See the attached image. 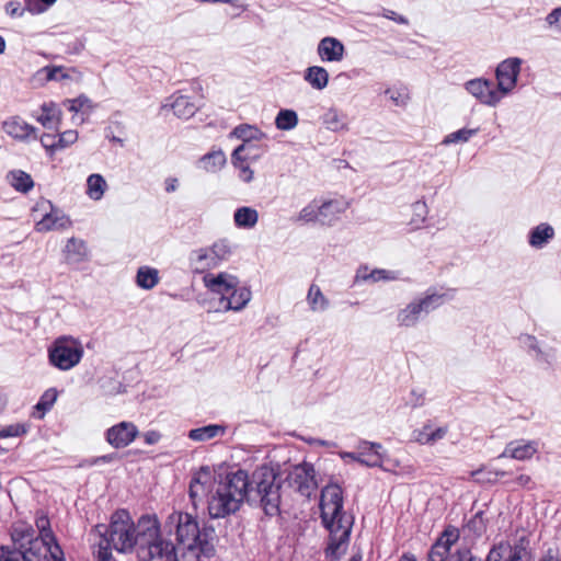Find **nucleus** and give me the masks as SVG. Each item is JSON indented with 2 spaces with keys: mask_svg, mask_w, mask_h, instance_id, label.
Here are the masks:
<instances>
[{
  "mask_svg": "<svg viewBox=\"0 0 561 561\" xmlns=\"http://www.w3.org/2000/svg\"><path fill=\"white\" fill-rule=\"evenodd\" d=\"M422 313L423 312L421 311L419 304L416 302V300H413L404 308L399 310L397 314V321L401 327H413L417 323Z\"/></svg>",
  "mask_w": 561,
  "mask_h": 561,
  "instance_id": "obj_34",
  "label": "nucleus"
},
{
  "mask_svg": "<svg viewBox=\"0 0 561 561\" xmlns=\"http://www.w3.org/2000/svg\"><path fill=\"white\" fill-rule=\"evenodd\" d=\"M57 138V150L67 148L75 144L78 139V133L76 130H66L56 136Z\"/></svg>",
  "mask_w": 561,
  "mask_h": 561,
  "instance_id": "obj_51",
  "label": "nucleus"
},
{
  "mask_svg": "<svg viewBox=\"0 0 561 561\" xmlns=\"http://www.w3.org/2000/svg\"><path fill=\"white\" fill-rule=\"evenodd\" d=\"M477 133H478V128H474V129L461 128V129H458V130L447 135L443 139L442 144L447 146L450 144L467 142Z\"/></svg>",
  "mask_w": 561,
  "mask_h": 561,
  "instance_id": "obj_47",
  "label": "nucleus"
},
{
  "mask_svg": "<svg viewBox=\"0 0 561 561\" xmlns=\"http://www.w3.org/2000/svg\"><path fill=\"white\" fill-rule=\"evenodd\" d=\"M346 116L335 107L329 108L321 117L322 124L331 131L347 130Z\"/></svg>",
  "mask_w": 561,
  "mask_h": 561,
  "instance_id": "obj_35",
  "label": "nucleus"
},
{
  "mask_svg": "<svg viewBox=\"0 0 561 561\" xmlns=\"http://www.w3.org/2000/svg\"><path fill=\"white\" fill-rule=\"evenodd\" d=\"M529 540L522 536L514 545L500 542L488 553L485 561H529Z\"/></svg>",
  "mask_w": 561,
  "mask_h": 561,
  "instance_id": "obj_9",
  "label": "nucleus"
},
{
  "mask_svg": "<svg viewBox=\"0 0 561 561\" xmlns=\"http://www.w3.org/2000/svg\"><path fill=\"white\" fill-rule=\"evenodd\" d=\"M298 124V116L294 110L283 108V130H289Z\"/></svg>",
  "mask_w": 561,
  "mask_h": 561,
  "instance_id": "obj_54",
  "label": "nucleus"
},
{
  "mask_svg": "<svg viewBox=\"0 0 561 561\" xmlns=\"http://www.w3.org/2000/svg\"><path fill=\"white\" fill-rule=\"evenodd\" d=\"M188 264L194 273L203 274L219 266L209 248H199L190 252Z\"/></svg>",
  "mask_w": 561,
  "mask_h": 561,
  "instance_id": "obj_22",
  "label": "nucleus"
},
{
  "mask_svg": "<svg viewBox=\"0 0 561 561\" xmlns=\"http://www.w3.org/2000/svg\"><path fill=\"white\" fill-rule=\"evenodd\" d=\"M164 529L171 534L183 547L181 558L199 561L201 556L211 557L215 552V529L213 526H199L197 518L192 514L173 511L164 522Z\"/></svg>",
  "mask_w": 561,
  "mask_h": 561,
  "instance_id": "obj_2",
  "label": "nucleus"
},
{
  "mask_svg": "<svg viewBox=\"0 0 561 561\" xmlns=\"http://www.w3.org/2000/svg\"><path fill=\"white\" fill-rule=\"evenodd\" d=\"M35 525H36V536L41 540H54V533L50 528V522L46 514L43 512L37 513L35 518Z\"/></svg>",
  "mask_w": 561,
  "mask_h": 561,
  "instance_id": "obj_43",
  "label": "nucleus"
},
{
  "mask_svg": "<svg viewBox=\"0 0 561 561\" xmlns=\"http://www.w3.org/2000/svg\"><path fill=\"white\" fill-rule=\"evenodd\" d=\"M45 543V552L44 559L45 561H65V553L58 543L56 536H54V540H44Z\"/></svg>",
  "mask_w": 561,
  "mask_h": 561,
  "instance_id": "obj_45",
  "label": "nucleus"
},
{
  "mask_svg": "<svg viewBox=\"0 0 561 561\" xmlns=\"http://www.w3.org/2000/svg\"><path fill=\"white\" fill-rule=\"evenodd\" d=\"M547 22L550 25H554L557 28L561 30V8L554 9L547 16Z\"/></svg>",
  "mask_w": 561,
  "mask_h": 561,
  "instance_id": "obj_64",
  "label": "nucleus"
},
{
  "mask_svg": "<svg viewBox=\"0 0 561 561\" xmlns=\"http://www.w3.org/2000/svg\"><path fill=\"white\" fill-rule=\"evenodd\" d=\"M42 72L46 73L47 80L60 81L68 78V75L62 72L61 67H44Z\"/></svg>",
  "mask_w": 561,
  "mask_h": 561,
  "instance_id": "obj_56",
  "label": "nucleus"
},
{
  "mask_svg": "<svg viewBox=\"0 0 561 561\" xmlns=\"http://www.w3.org/2000/svg\"><path fill=\"white\" fill-rule=\"evenodd\" d=\"M520 64L522 60L515 57L503 60L496 67V88L502 96L506 95L515 88L520 71Z\"/></svg>",
  "mask_w": 561,
  "mask_h": 561,
  "instance_id": "obj_12",
  "label": "nucleus"
},
{
  "mask_svg": "<svg viewBox=\"0 0 561 561\" xmlns=\"http://www.w3.org/2000/svg\"><path fill=\"white\" fill-rule=\"evenodd\" d=\"M226 156L221 150H214L199 159L198 167L206 172L215 173L226 164Z\"/></svg>",
  "mask_w": 561,
  "mask_h": 561,
  "instance_id": "obj_33",
  "label": "nucleus"
},
{
  "mask_svg": "<svg viewBox=\"0 0 561 561\" xmlns=\"http://www.w3.org/2000/svg\"><path fill=\"white\" fill-rule=\"evenodd\" d=\"M66 257L69 262L79 263L87 257L88 250L84 241L70 238L67 241L66 248Z\"/></svg>",
  "mask_w": 561,
  "mask_h": 561,
  "instance_id": "obj_37",
  "label": "nucleus"
},
{
  "mask_svg": "<svg viewBox=\"0 0 561 561\" xmlns=\"http://www.w3.org/2000/svg\"><path fill=\"white\" fill-rule=\"evenodd\" d=\"M139 431L133 422L122 421L105 432V440L115 449L129 446L138 436Z\"/></svg>",
  "mask_w": 561,
  "mask_h": 561,
  "instance_id": "obj_13",
  "label": "nucleus"
},
{
  "mask_svg": "<svg viewBox=\"0 0 561 561\" xmlns=\"http://www.w3.org/2000/svg\"><path fill=\"white\" fill-rule=\"evenodd\" d=\"M135 549L137 556L146 554L149 559L175 557V545L162 536L161 523L157 515H141L135 523Z\"/></svg>",
  "mask_w": 561,
  "mask_h": 561,
  "instance_id": "obj_3",
  "label": "nucleus"
},
{
  "mask_svg": "<svg viewBox=\"0 0 561 561\" xmlns=\"http://www.w3.org/2000/svg\"><path fill=\"white\" fill-rule=\"evenodd\" d=\"M95 531L101 536V541L110 549L121 553H130L135 550V523L126 510H117L111 516L110 524H99Z\"/></svg>",
  "mask_w": 561,
  "mask_h": 561,
  "instance_id": "obj_4",
  "label": "nucleus"
},
{
  "mask_svg": "<svg viewBox=\"0 0 561 561\" xmlns=\"http://www.w3.org/2000/svg\"><path fill=\"white\" fill-rule=\"evenodd\" d=\"M56 0H25V9L33 14L45 12Z\"/></svg>",
  "mask_w": 561,
  "mask_h": 561,
  "instance_id": "obj_49",
  "label": "nucleus"
},
{
  "mask_svg": "<svg viewBox=\"0 0 561 561\" xmlns=\"http://www.w3.org/2000/svg\"><path fill=\"white\" fill-rule=\"evenodd\" d=\"M42 146L49 152L57 151V139L55 135L43 134L39 138Z\"/></svg>",
  "mask_w": 561,
  "mask_h": 561,
  "instance_id": "obj_60",
  "label": "nucleus"
},
{
  "mask_svg": "<svg viewBox=\"0 0 561 561\" xmlns=\"http://www.w3.org/2000/svg\"><path fill=\"white\" fill-rule=\"evenodd\" d=\"M42 114L36 117L43 127L51 129L58 128L61 121V111L54 102L44 103L41 106Z\"/></svg>",
  "mask_w": 561,
  "mask_h": 561,
  "instance_id": "obj_26",
  "label": "nucleus"
},
{
  "mask_svg": "<svg viewBox=\"0 0 561 561\" xmlns=\"http://www.w3.org/2000/svg\"><path fill=\"white\" fill-rule=\"evenodd\" d=\"M260 131L250 125H240L233 129V135L243 140V144L237 147L231 156L233 165H237L238 161H247L255 158L252 153L253 140L257 139Z\"/></svg>",
  "mask_w": 561,
  "mask_h": 561,
  "instance_id": "obj_14",
  "label": "nucleus"
},
{
  "mask_svg": "<svg viewBox=\"0 0 561 561\" xmlns=\"http://www.w3.org/2000/svg\"><path fill=\"white\" fill-rule=\"evenodd\" d=\"M84 348L80 340L71 335L57 337L48 347L49 364L62 371L76 367L82 359Z\"/></svg>",
  "mask_w": 561,
  "mask_h": 561,
  "instance_id": "obj_6",
  "label": "nucleus"
},
{
  "mask_svg": "<svg viewBox=\"0 0 561 561\" xmlns=\"http://www.w3.org/2000/svg\"><path fill=\"white\" fill-rule=\"evenodd\" d=\"M203 280L210 291L221 296L220 302L226 311H240L251 300V290L240 286L239 279L231 274L224 272L217 275L206 274Z\"/></svg>",
  "mask_w": 561,
  "mask_h": 561,
  "instance_id": "obj_5",
  "label": "nucleus"
},
{
  "mask_svg": "<svg viewBox=\"0 0 561 561\" xmlns=\"http://www.w3.org/2000/svg\"><path fill=\"white\" fill-rule=\"evenodd\" d=\"M159 271L151 266H140L136 273V284L139 288L150 290L159 284Z\"/></svg>",
  "mask_w": 561,
  "mask_h": 561,
  "instance_id": "obj_27",
  "label": "nucleus"
},
{
  "mask_svg": "<svg viewBox=\"0 0 561 561\" xmlns=\"http://www.w3.org/2000/svg\"><path fill=\"white\" fill-rule=\"evenodd\" d=\"M11 538L14 549L30 552L31 548L33 549V547H35V543H39L38 547L42 548L43 553L45 552L44 541L36 536V530L28 524L20 523L14 525L11 531Z\"/></svg>",
  "mask_w": 561,
  "mask_h": 561,
  "instance_id": "obj_15",
  "label": "nucleus"
},
{
  "mask_svg": "<svg viewBox=\"0 0 561 561\" xmlns=\"http://www.w3.org/2000/svg\"><path fill=\"white\" fill-rule=\"evenodd\" d=\"M386 94L389 95L390 100L397 105V106H402V105H405L407 101H405V95H403L401 92L399 91H392L391 89H387L385 91Z\"/></svg>",
  "mask_w": 561,
  "mask_h": 561,
  "instance_id": "obj_63",
  "label": "nucleus"
},
{
  "mask_svg": "<svg viewBox=\"0 0 561 561\" xmlns=\"http://www.w3.org/2000/svg\"><path fill=\"white\" fill-rule=\"evenodd\" d=\"M226 426L220 424H209L206 426L193 428L188 432V438L195 442H206L226 433Z\"/></svg>",
  "mask_w": 561,
  "mask_h": 561,
  "instance_id": "obj_29",
  "label": "nucleus"
},
{
  "mask_svg": "<svg viewBox=\"0 0 561 561\" xmlns=\"http://www.w3.org/2000/svg\"><path fill=\"white\" fill-rule=\"evenodd\" d=\"M2 128L9 136L21 141L37 138L36 127L30 125L19 116H13L4 121Z\"/></svg>",
  "mask_w": 561,
  "mask_h": 561,
  "instance_id": "obj_17",
  "label": "nucleus"
},
{
  "mask_svg": "<svg viewBox=\"0 0 561 561\" xmlns=\"http://www.w3.org/2000/svg\"><path fill=\"white\" fill-rule=\"evenodd\" d=\"M96 561H116L113 557L112 549L104 546L103 541L99 542L98 551L95 552Z\"/></svg>",
  "mask_w": 561,
  "mask_h": 561,
  "instance_id": "obj_59",
  "label": "nucleus"
},
{
  "mask_svg": "<svg viewBox=\"0 0 561 561\" xmlns=\"http://www.w3.org/2000/svg\"><path fill=\"white\" fill-rule=\"evenodd\" d=\"M245 161H238L236 168L239 169V178L241 181L249 183L253 179V171L249 168V165L244 164Z\"/></svg>",
  "mask_w": 561,
  "mask_h": 561,
  "instance_id": "obj_62",
  "label": "nucleus"
},
{
  "mask_svg": "<svg viewBox=\"0 0 561 561\" xmlns=\"http://www.w3.org/2000/svg\"><path fill=\"white\" fill-rule=\"evenodd\" d=\"M7 180L11 186L21 193H27L34 187L32 176L22 170H12L7 174Z\"/></svg>",
  "mask_w": 561,
  "mask_h": 561,
  "instance_id": "obj_32",
  "label": "nucleus"
},
{
  "mask_svg": "<svg viewBox=\"0 0 561 561\" xmlns=\"http://www.w3.org/2000/svg\"><path fill=\"white\" fill-rule=\"evenodd\" d=\"M465 89L480 103L495 106L502 100V95L493 82L484 78H476L465 83Z\"/></svg>",
  "mask_w": 561,
  "mask_h": 561,
  "instance_id": "obj_11",
  "label": "nucleus"
},
{
  "mask_svg": "<svg viewBox=\"0 0 561 561\" xmlns=\"http://www.w3.org/2000/svg\"><path fill=\"white\" fill-rule=\"evenodd\" d=\"M107 188L105 179L99 174H90L87 179V195L93 201H100Z\"/></svg>",
  "mask_w": 561,
  "mask_h": 561,
  "instance_id": "obj_36",
  "label": "nucleus"
},
{
  "mask_svg": "<svg viewBox=\"0 0 561 561\" xmlns=\"http://www.w3.org/2000/svg\"><path fill=\"white\" fill-rule=\"evenodd\" d=\"M26 431L23 425L14 424L9 425L0 431V438L18 437L24 434Z\"/></svg>",
  "mask_w": 561,
  "mask_h": 561,
  "instance_id": "obj_55",
  "label": "nucleus"
},
{
  "mask_svg": "<svg viewBox=\"0 0 561 561\" xmlns=\"http://www.w3.org/2000/svg\"><path fill=\"white\" fill-rule=\"evenodd\" d=\"M445 296L446 294H437L430 288L425 296L417 299L416 302L419 304L422 312L428 313L443 305Z\"/></svg>",
  "mask_w": 561,
  "mask_h": 561,
  "instance_id": "obj_41",
  "label": "nucleus"
},
{
  "mask_svg": "<svg viewBox=\"0 0 561 561\" xmlns=\"http://www.w3.org/2000/svg\"><path fill=\"white\" fill-rule=\"evenodd\" d=\"M448 561H480V559L474 557L469 549L465 548L457 550L455 554L450 556Z\"/></svg>",
  "mask_w": 561,
  "mask_h": 561,
  "instance_id": "obj_58",
  "label": "nucleus"
},
{
  "mask_svg": "<svg viewBox=\"0 0 561 561\" xmlns=\"http://www.w3.org/2000/svg\"><path fill=\"white\" fill-rule=\"evenodd\" d=\"M294 222H301L304 225L313 224L320 225L318 202L312 201L305 206L296 217H291Z\"/></svg>",
  "mask_w": 561,
  "mask_h": 561,
  "instance_id": "obj_38",
  "label": "nucleus"
},
{
  "mask_svg": "<svg viewBox=\"0 0 561 561\" xmlns=\"http://www.w3.org/2000/svg\"><path fill=\"white\" fill-rule=\"evenodd\" d=\"M459 534L456 528H446L442 536L432 546L428 552V561H446L450 553L451 546L458 540Z\"/></svg>",
  "mask_w": 561,
  "mask_h": 561,
  "instance_id": "obj_16",
  "label": "nucleus"
},
{
  "mask_svg": "<svg viewBox=\"0 0 561 561\" xmlns=\"http://www.w3.org/2000/svg\"><path fill=\"white\" fill-rule=\"evenodd\" d=\"M467 528L480 537L486 530V519H484V512L478 511L467 523Z\"/></svg>",
  "mask_w": 561,
  "mask_h": 561,
  "instance_id": "obj_48",
  "label": "nucleus"
},
{
  "mask_svg": "<svg viewBox=\"0 0 561 561\" xmlns=\"http://www.w3.org/2000/svg\"><path fill=\"white\" fill-rule=\"evenodd\" d=\"M368 277H370L369 280L373 283L379 282V280H396L398 278L397 273L393 271L382 270V268H375L369 274Z\"/></svg>",
  "mask_w": 561,
  "mask_h": 561,
  "instance_id": "obj_52",
  "label": "nucleus"
},
{
  "mask_svg": "<svg viewBox=\"0 0 561 561\" xmlns=\"http://www.w3.org/2000/svg\"><path fill=\"white\" fill-rule=\"evenodd\" d=\"M348 207V203L341 199H329L318 203L320 226H332L339 220L340 215Z\"/></svg>",
  "mask_w": 561,
  "mask_h": 561,
  "instance_id": "obj_21",
  "label": "nucleus"
},
{
  "mask_svg": "<svg viewBox=\"0 0 561 561\" xmlns=\"http://www.w3.org/2000/svg\"><path fill=\"white\" fill-rule=\"evenodd\" d=\"M317 53L324 62H339L344 58L345 47L340 39L327 36L319 42Z\"/></svg>",
  "mask_w": 561,
  "mask_h": 561,
  "instance_id": "obj_18",
  "label": "nucleus"
},
{
  "mask_svg": "<svg viewBox=\"0 0 561 561\" xmlns=\"http://www.w3.org/2000/svg\"><path fill=\"white\" fill-rule=\"evenodd\" d=\"M175 116L182 119L191 118L196 111L198 105L190 100L186 95H178L174 101L170 104Z\"/></svg>",
  "mask_w": 561,
  "mask_h": 561,
  "instance_id": "obj_31",
  "label": "nucleus"
},
{
  "mask_svg": "<svg viewBox=\"0 0 561 561\" xmlns=\"http://www.w3.org/2000/svg\"><path fill=\"white\" fill-rule=\"evenodd\" d=\"M39 543H35L30 552L24 550H18L10 547H0V561H45L43 550L38 547Z\"/></svg>",
  "mask_w": 561,
  "mask_h": 561,
  "instance_id": "obj_23",
  "label": "nucleus"
},
{
  "mask_svg": "<svg viewBox=\"0 0 561 561\" xmlns=\"http://www.w3.org/2000/svg\"><path fill=\"white\" fill-rule=\"evenodd\" d=\"M89 103H90V100L84 95H80V96H78L76 99H71V100H66L64 102V104L67 106V108L73 113H78L84 106H88Z\"/></svg>",
  "mask_w": 561,
  "mask_h": 561,
  "instance_id": "obj_53",
  "label": "nucleus"
},
{
  "mask_svg": "<svg viewBox=\"0 0 561 561\" xmlns=\"http://www.w3.org/2000/svg\"><path fill=\"white\" fill-rule=\"evenodd\" d=\"M304 79L316 90H323L329 83V72L321 66H310L305 70Z\"/></svg>",
  "mask_w": 561,
  "mask_h": 561,
  "instance_id": "obj_28",
  "label": "nucleus"
},
{
  "mask_svg": "<svg viewBox=\"0 0 561 561\" xmlns=\"http://www.w3.org/2000/svg\"><path fill=\"white\" fill-rule=\"evenodd\" d=\"M319 506L323 526H331L333 522L350 520L343 511V490L335 483H329L321 490Z\"/></svg>",
  "mask_w": 561,
  "mask_h": 561,
  "instance_id": "obj_7",
  "label": "nucleus"
},
{
  "mask_svg": "<svg viewBox=\"0 0 561 561\" xmlns=\"http://www.w3.org/2000/svg\"><path fill=\"white\" fill-rule=\"evenodd\" d=\"M188 495L197 508L207 497L211 518H224L239 511L241 504L260 502L265 515L280 516V479L273 468L262 466L250 478L245 470L229 472L216 481L209 467H202L190 482Z\"/></svg>",
  "mask_w": 561,
  "mask_h": 561,
  "instance_id": "obj_1",
  "label": "nucleus"
},
{
  "mask_svg": "<svg viewBox=\"0 0 561 561\" xmlns=\"http://www.w3.org/2000/svg\"><path fill=\"white\" fill-rule=\"evenodd\" d=\"M259 220L257 211L249 206H242L234 210L233 221L240 229H252Z\"/></svg>",
  "mask_w": 561,
  "mask_h": 561,
  "instance_id": "obj_30",
  "label": "nucleus"
},
{
  "mask_svg": "<svg viewBox=\"0 0 561 561\" xmlns=\"http://www.w3.org/2000/svg\"><path fill=\"white\" fill-rule=\"evenodd\" d=\"M379 15H381L388 20H391L398 24H403V25L409 24V20L404 15L398 14L397 12H394L390 9L383 8Z\"/></svg>",
  "mask_w": 561,
  "mask_h": 561,
  "instance_id": "obj_61",
  "label": "nucleus"
},
{
  "mask_svg": "<svg viewBox=\"0 0 561 561\" xmlns=\"http://www.w3.org/2000/svg\"><path fill=\"white\" fill-rule=\"evenodd\" d=\"M504 483L507 485L511 483H514L518 486H523V488H527V489L534 488V482H533L531 477L528 474H524V473L518 474L514 480L507 479L504 481Z\"/></svg>",
  "mask_w": 561,
  "mask_h": 561,
  "instance_id": "obj_57",
  "label": "nucleus"
},
{
  "mask_svg": "<svg viewBox=\"0 0 561 561\" xmlns=\"http://www.w3.org/2000/svg\"><path fill=\"white\" fill-rule=\"evenodd\" d=\"M307 300L312 311H324L329 307L328 298L322 294L320 287L314 284L309 288Z\"/></svg>",
  "mask_w": 561,
  "mask_h": 561,
  "instance_id": "obj_40",
  "label": "nucleus"
},
{
  "mask_svg": "<svg viewBox=\"0 0 561 561\" xmlns=\"http://www.w3.org/2000/svg\"><path fill=\"white\" fill-rule=\"evenodd\" d=\"M382 446L379 443H373L368 440H360L357 446V450L364 451L362 456V465L374 468L382 467L383 455L381 454Z\"/></svg>",
  "mask_w": 561,
  "mask_h": 561,
  "instance_id": "obj_24",
  "label": "nucleus"
},
{
  "mask_svg": "<svg viewBox=\"0 0 561 561\" xmlns=\"http://www.w3.org/2000/svg\"><path fill=\"white\" fill-rule=\"evenodd\" d=\"M538 450V443L535 440H512L506 444L499 458H513L516 460L530 459Z\"/></svg>",
  "mask_w": 561,
  "mask_h": 561,
  "instance_id": "obj_20",
  "label": "nucleus"
},
{
  "mask_svg": "<svg viewBox=\"0 0 561 561\" xmlns=\"http://www.w3.org/2000/svg\"><path fill=\"white\" fill-rule=\"evenodd\" d=\"M286 482L302 496L310 497L318 488L313 465L304 462L294 466L286 477Z\"/></svg>",
  "mask_w": 561,
  "mask_h": 561,
  "instance_id": "obj_8",
  "label": "nucleus"
},
{
  "mask_svg": "<svg viewBox=\"0 0 561 561\" xmlns=\"http://www.w3.org/2000/svg\"><path fill=\"white\" fill-rule=\"evenodd\" d=\"M45 204L50 210L36 224L37 231L61 230L70 227L71 222L62 210L54 207L50 202H45Z\"/></svg>",
  "mask_w": 561,
  "mask_h": 561,
  "instance_id": "obj_19",
  "label": "nucleus"
},
{
  "mask_svg": "<svg viewBox=\"0 0 561 561\" xmlns=\"http://www.w3.org/2000/svg\"><path fill=\"white\" fill-rule=\"evenodd\" d=\"M412 209H413L412 222L415 225L423 224L425 221L427 213H428L427 205L425 204V202L417 201V202L413 203Z\"/></svg>",
  "mask_w": 561,
  "mask_h": 561,
  "instance_id": "obj_50",
  "label": "nucleus"
},
{
  "mask_svg": "<svg viewBox=\"0 0 561 561\" xmlns=\"http://www.w3.org/2000/svg\"><path fill=\"white\" fill-rule=\"evenodd\" d=\"M352 525V520H344L333 522L331 526H324L330 533L329 542L324 551L327 559L333 561L340 558L342 547L350 540Z\"/></svg>",
  "mask_w": 561,
  "mask_h": 561,
  "instance_id": "obj_10",
  "label": "nucleus"
},
{
  "mask_svg": "<svg viewBox=\"0 0 561 561\" xmlns=\"http://www.w3.org/2000/svg\"><path fill=\"white\" fill-rule=\"evenodd\" d=\"M446 433V427H438L435 431H432L430 425H425L423 426V430L419 433L417 440L421 442L422 444L433 443L444 438Z\"/></svg>",
  "mask_w": 561,
  "mask_h": 561,
  "instance_id": "obj_46",
  "label": "nucleus"
},
{
  "mask_svg": "<svg viewBox=\"0 0 561 561\" xmlns=\"http://www.w3.org/2000/svg\"><path fill=\"white\" fill-rule=\"evenodd\" d=\"M56 399L57 392L55 389H49L45 391L44 394L38 400V402L36 403V405L34 407V416L37 419H43L46 412H48L53 408Z\"/></svg>",
  "mask_w": 561,
  "mask_h": 561,
  "instance_id": "obj_42",
  "label": "nucleus"
},
{
  "mask_svg": "<svg viewBox=\"0 0 561 561\" xmlns=\"http://www.w3.org/2000/svg\"><path fill=\"white\" fill-rule=\"evenodd\" d=\"M554 238V229L547 222L539 224L529 231L528 242L535 249H542Z\"/></svg>",
  "mask_w": 561,
  "mask_h": 561,
  "instance_id": "obj_25",
  "label": "nucleus"
},
{
  "mask_svg": "<svg viewBox=\"0 0 561 561\" xmlns=\"http://www.w3.org/2000/svg\"><path fill=\"white\" fill-rule=\"evenodd\" d=\"M519 341L527 352L534 351L536 353V359L547 364L551 363L552 356L549 353L543 352L538 344L536 336L530 334H523L519 336Z\"/></svg>",
  "mask_w": 561,
  "mask_h": 561,
  "instance_id": "obj_39",
  "label": "nucleus"
},
{
  "mask_svg": "<svg viewBox=\"0 0 561 561\" xmlns=\"http://www.w3.org/2000/svg\"><path fill=\"white\" fill-rule=\"evenodd\" d=\"M208 248L219 265L231 255V247L229 241L226 239H220Z\"/></svg>",
  "mask_w": 561,
  "mask_h": 561,
  "instance_id": "obj_44",
  "label": "nucleus"
}]
</instances>
